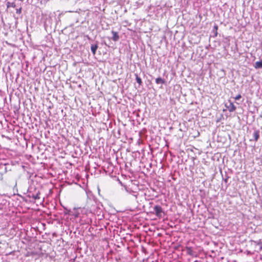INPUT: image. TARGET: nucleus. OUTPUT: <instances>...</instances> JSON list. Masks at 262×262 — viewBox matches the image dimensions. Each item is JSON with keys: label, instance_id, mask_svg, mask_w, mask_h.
Segmentation results:
<instances>
[{"label": "nucleus", "instance_id": "f257e3e1", "mask_svg": "<svg viewBox=\"0 0 262 262\" xmlns=\"http://www.w3.org/2000/svg\"><path fill=\"white\" fill-rule=\"evenodd\" d=\"M154 211H155V214L159 218L162 217L164 214V211L162 207L159 205H156L154 207Z\"/></svg>", "mask_w": 262, "mask_h": 262}, {"label": "nucleus", "instance_id": "f03ea898", "mask_svg": "<svg viewBox=\"0 0 262 262\" xmlns=\"http://www.w3.org/2000/svg\"><path fill=\"white\" fill-rule=\"evenodd\" d=\"M225 106L230 112H233L235 111L236 108L233 103L230 101H229V104L227 103L225 104Z\"/></svg>", "mask_w": 262, "mask_h": 262}, {"label": "nucleus", "instance_id": "7ed1b4c3", "mask_svg": "<svg viewBox=\"0 0 262 262\" xmlns=\"http://www.w3.org/2000/svg\"><path fill=\"white\" fill-rule=\"evenodd\" d=\"M112 34H113L112 39L113 41H117L119 39L120 37L117 32L112 31Z\"/></svg>", "mask_w": 262, "mask_h": 262}, {"label": "nucleus", "instance_id": "20e7f679", "mask_svg": "<svg viewBox=\"0 0 262 262\" xmlns=\"http://www.w3.org/2000/svg\"><path fill=\"white\" fill-rule=\"evenodd\" d=\"M253 137L254 141L257 142L259 138V131L258 130H256L254 132Z\"/></svg>", "mask_w": 262, "mask_h": 262}, {"label": "nucleus", "instance_id": "39448f33", "mask_svg": "<svg viewBox=\"0 0 262 262\" xmlns=\"http://www.w3.org/2000/svg\"><path fill=\"white\" fill-rule=\"evenodd\" d=\"M165 82V80L164 79H162L161 77H158L156 79V83L157 84H164Z\"/></svg>", "mask_w": 262, "mask_h": 262}, {"label": "nucleus", "instance_id": "423d86ee", "mask_svg": "<svg viewBox=\"0 0 262 262\" xmlns=\"http://www.w3.org/2000/svg\"><path fill=\"white\" fill-rule=\"evenodd\" d=\"M254 67L255 69L262 68V60L256 61Z\"/></svg>", "mask_w": 262, "mask_h": 262}, {"label": "nucleus", "instance_id": "0eeeda50", "mask_svg": "<svg viewBox=\"0 0 262 262\" xmlns=\"http://www.w3.org/2000/svg\"><path fill=\"white\" fill-rule=\"evenodd\" d=\"M186 251H187V253L188 255H191V256L193 255V250H192L191 247H187L186 248Z\"/></svg>", "mask_w": 262, "mask_h": 262}, {"label": "nucleus", "instance_id": "6e6552de", "mask_svg": "<svg viewBox=\"0 0 262 262\" xmlns=\"http://www.w3.org/2000/svg\"><path fill=\"white\" fill-rule=\"evenodd\" d=\"M97 48H98V46L97 45L91 46V51H92V53H93V54H96V52Z\"/></svg>", "mask_w": 262, "mask_h": 262}, {"label": "nucleus", "instance_id": "1a4fd4ad", "mask_svg": "<svg viewBox=\"0 0 262 262\" xmlns=\"http://www.w3.org/2000/svg\"><path fill=\"white\" fill-rule=\"evenodd\" d=\"M136 76V79L137 82V83L139 84V85H142V81L140 77L138 76L137 74H135Z\"/></svg>", "mask_w": 262, "mask_h": 262}, {"label": "nucleus", "instance_id": "9d476101", "mask_svg": "<svg viewBox=\"0 0 262 262\" xmlns=\"http://www.w3.org/2000/svg\"><path fill=\"white\" fill-rule=\"evenodd\" d=\"M7 8H14L15 7V4L14 3H11L10 2H8L7 3Z\"/></svg>", "mask_w": 262, "mask_h": 262}, {"label": "nucleus", "instance_id": "9b49d317", "mask_svg": "<svg viewBox=\"0 0 262 262\" xmlns=\"http://www.w3.org/2000/svg\"><path fill=\"white\" fill-rule=\"evenodd\" d=\"M35 253L33 252H28L26 254V257L33 256L34 255Z\"/></svg>", "mask_w": 262, "mask_h": 262}, {"label": "nucleus", "instance_id": "f8f14e48", "mask_svg": "<svg viewBox=\"0 0 262 262\" xmlns=\"http://www.w3.org/2000/svg\"><path fill=\"white\" fill-rule=\"evenodd\" d=\"M242 97V96L241 94H238L236 96H235L234 97V99L236 100H239Z\"/></svg>", "mask_w": 262, "mask_h": 262}, {"label": "nucleus", "instance_id": "ddd939ff", "mask_svg": "<svg viewBox=\"0 0 262 262\" xmlns=\"http://www.w3.org/2000/svg\"><path fill=\"white\" fill-rule=\"evenodd\" d=\"M257 244L260 246L259 250L262 251V243L261 242H258Z\"/></svg>", "mask_w": 262, "mask_h": 262}, {"label": "nucleus", "instance_id": "4468645a", "mask_svg": "<svg viewBox=\"0 0 262 262\" xmlns=\"http://www.w3.org/2000/svg\"><path fill=\"white\" fill-rule=\"evenodd\" d=\"M21 8H20L19 9H16V13L17 14H19L21 13Z\"/></svg>", "mask_w": 262, "mask_h": 262}, {"label": "nucleus", "instance_id": "2eb2a0df", "mask_svg": "<svg viewBox=\"0 0 262 262\" xmlns=\"http://www.w3.org/2000/svg\"><path fill=\"white\" fill-rule=\"evenodd\" d=\"M214 29L215 30V36H216V35H217V29H218V27H217V25H215V26H214Z\"/></svg>", "mask_w": 262, "mask_h": 262}, {"label": "nucleus", "instance_id": "dca6fc26", "mask_svg": "<svg viewBox=\"0 0 262 262\" xmlns=\"http://www.w3.org/2000/svg\"><path fill=\"white\" fill-rule=\"evenodd\" d=\"M39 198L38 196V195L37 194L35 196H34L35 199H38Z\"/></svg>", "mask_w": 262, "mask_h": 262}, {"label": "nucleus", "instance_id": "f3484780", "mask_svg": "<svg viewBox=\"0 0 262 262\" xmlns=\"http://www.w3.org/2000/svg\"><path fill=\"white\" fill-rule=\"evenodd\" d=\"M75 215V217H77L78 216V214H75V215Z\"/></svg>", "mask_w": 262, "mask_h": 262}]
</instances>
